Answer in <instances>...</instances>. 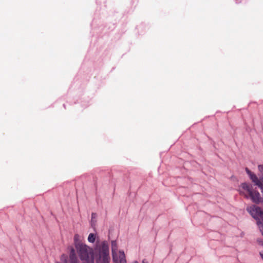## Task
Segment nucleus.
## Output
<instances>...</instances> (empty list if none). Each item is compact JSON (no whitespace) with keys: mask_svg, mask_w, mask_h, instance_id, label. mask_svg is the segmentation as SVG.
Returning a JSON list of instances; mask_svg holds the SVG:
<instances>
[{"mask_svg":"<svg viewBox=\"0 0 263 263\" xmlns=\"http://www.w3.org/2000/svg\"><path fill=\"white\" fill-rule=\"evenodd\" d=\"M76 250L82 263H94L95 258L97 263H109V249L105 241L97 245L95 252L85 244Z\"/></svg>","mask_w":263,"mask_h":263,"instance_id":"f257e3e1","label":"nucleus"},{"mask_svg":"<svg viewBox=\"0 0 263 263\" xmlns=\"http://www.w3.org/2000/svg\"><path fill=\"white\" fill-rule=\"evenodd\" d=\"M258 169L260 172H263V164L262 165H258ZM246 171L247 174L249 176L250 179L254 183V185L258 186L263 190V178L261 179H259L257 176L247 167L246 168Z\"/></svg>","mask_w":263,"mask_h":263,"instance_id":"f03ea898","label":"nucleus"},{"mask_svg":"<svg viewBox=\"0 0 263 263\" xmlns=\"http://www.w3.org/2000/svg\"><path fill=\"white\" fill-rule=\"evenodd\" d=\"M247 211L257 221L263 220V211L260 208L253 205L247 208Z\"/></svg>","mask_w":263,"mask_h":263,"instance_id":"7ed1b4c3","label":"nucleus"},{"mask_svg":"<svg viewBox=\"0 0 263 263\" xmlns=\"http://www.w3.org/2000/svg\"><path fill=\"white\" fill-rule=\"evenodd\" d=\"M112 260L114 263H127L125 255L122 251L112 254Z\"/></svg>","mask_w":263,"mask_h":263,"instance_id":"20e7f679","label":"nucleus"},{"mask_svg":"<svg viewBox=\"0 0 263 263\" xmlns=\"http://www.w3.org/2000/svg\"><path fill=\"white\" fill-rule=\"evenodd\" d=\"M74 243L76 249L84 245L82 242L81 237L78 234H75L74 236Z\"/></svg>","mask_w":263,"mask_h":263,"instance_id":"39448f33","label":"nucleus"},{"mask_svg":"<svg viewBox=\"0 0 263 263\" xmlns=\"http://www.w3.org/2000/svg\"><path fill=\"white\" fill-rule=\"evenodd\" d=\"M117 244L116 241H111V251L112 254L117 253Z\"/></svg>","mask_w":263,"mask_h":263,"instance_id":"423d86ee","label":"nucleus"},{"mask_svg":"<svg viewBox=\"0 0 263 263\" xmlns=\"http://www.w3.org/2000/svg\"><path fill=\"white\" fill-rule=\"evenodd\" d=\"M96 240V236L93 233L89 234L88 237V240L90 242H94Z\"/></svg>","mask_w":263,"mask_h":263,"instance_id":"0eeeda50","label":"nucleus"},{"mask_svg":"<svg viewBox=\"0 0 263 263\" xmlns=\"http://www.w3.org/2000/svg\"><path fill=\"white\" fill-rule=\"evenodd\" d=\"M256 223L259 228L260 231L261 232V234L263 236V224H262V223L260 220L257 221Z\"/></svg>","mask_w":263,"mask_h":263,"instance_id":"6e6552de","label":"nucleus"},{"mask_svg":"<svg viewBox=\"0 0 263 263\" xmlns=\"http://www.w3.org/2000/svg\"><path fill=\"white\" fill-rule=\"evenodd\" d=\"M97 218V214L96 213H92L91 214V222H94V219Z\"/></svg>","mask_w":263,"mask_h":263,"instance_id":"1a4fd4ad","label":"nucleus"},{"mask_svg":"<svg viewBox=\"0 0 263 263\" xmlns=\"http://www.w3.org/2000/svg\"><path fill=\"white\" fill-rule=\"evenodd\" d=\"M261 257V258L263 259V252H260L259 253Z\"/></svg>","mask_w":263,"mask_h":263,"instance_id":"9d476101","label":"nucleus"},{"mask_svg":"<svg viewBox=\"0 0 263 263\" xmlns=\"http://www.w3.org/2000/svg\"><path fill=\"white\" fill-rule=\"evenodd\" d=\"M236 3H240L241 2L242 0H235Z\"/></svg>","mask_w":263,"mask_h":263,"instance_id":"9b49d317","label":"nucleus"},{"mask_svg":"<svg viewBox=\"0 0 263 263\" xmlns=\"http://www.w3.org/2000/svg\"><path fill=\"white\" fill-rule=\"evenodd\" d=\"M142 263H148V262H147L145 259H144V260L142 261Z\"/></svg>","mask_w":263,"mask_h":263,"instance_id":"f8f14e48","label":"nucleus"},{"mask_svg":"<svg viewBox=\"0 0 263 263\" xmlns=\"http://www.w3.org/2000/svg\"><path fill=\"white\" fill-rule=\"evenodd\" d=\"M134 263H138L137 261H135Z\"/></svg>","mask_w":263,"mask_h":263,"instance_id":"ddd939ff","label":"nucleus"},{"mask_svg":"<svg viewBox=\"0 0 263 263\" xmlns=\"http://www.w3.org/2000/svg\"><path fill=\"white\" fill-rule=\"evenodd\" d=\"M245 196H246V197H247V198H248V195H245Z\"/></svg>","mask_w":263,"mask_h":263,"instance_id":"4468645a","label":"nucleus"}]
</instances>
